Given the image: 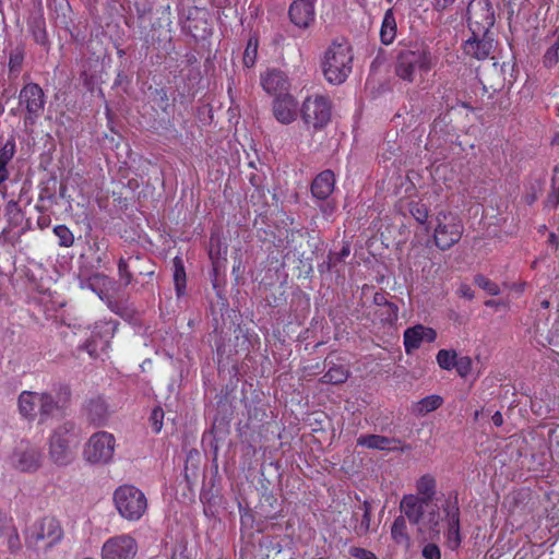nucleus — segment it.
Returning <instances> with one entry per match:
<instances>
[{
	"label": "nucleus",
	"instance_id": "f257e3e1",
	"mask_svg": "<svg viewBox=\"0 0 559 559\" xmlns=\"http://www.w3.org/2000/svg\"><path fill=\"white\" fill-rule=\"evenodd\" d=\"M436 63L437 57L426 43H400L394 58V74L408 84L423 82Z\"/></svg>",
	"mask_w": 559,
	"mask_h": 559
},
{
	"label": "nucleus",
	"instance_id": "f03ea898",
	"mask_svg": "<svg viewBox=\"0 0 559 559\" xmlns=\"http://www.w3.org/2000/svg\"><path fill=\"white\" fill-rule=\"evenodd\" d=\"M353 51L347 40H334L324 53L322 70L324 78L331 84H342L350 74L353 68Z\"/></svg>",
	"mask_w": 559,
	"mask_h": 559
},
{
	"label": "nucleus",
	"instance_id": "7ed1b4c3",
	"mask_svg": "<svg viewBox=\"0 0 559 559\" xmlns=\"http://www.w3.org/2000/svg\"><path fill=\"white\" fill-rule=\"evenodd\" d=\"M64 532L53 516H43L34 521L24 532L25 545L31 549L49 550L63 539Z\"/></svg>",
	"mask_w": 559,
	"mask_h": 559
},
{
	"label": "nucleus",
	"instance_id": "20e7f679",
	"mask_svg": "<svg viewBox=\"0 0 559 559\" xmlns=\"http://www.w3.org/2000/svg\"><path fill=\"white\" fill-rule=\"evenodd\" d=\"M112 498L118 513L130 522L139 521L147 511L146 496L134 485H120L114 491Z\"/></svg>",
	"mask_w": 559,
	"mask_h": 559
},
{
	"label": "nucleus",
	"instance_id": "39448f33",
	"mask_svg": "<svg viewBox=\"0 0 559 559\" xmlns=\"http://www.w3.org/2000/svg\"><path fill=\"white\" fill-rule=\"evenodd\" d=\"M429 504L416 495H405L400 503L403 516L407 518L412 524L417 525L420 533L435 532L439 525L437 509L433 507L430 511H425Z\"/></svg>",
	"mask_w": 559,
	"mask_h": 559
},
{
	"label": "nucleus",
	"instance_id": "423d86ee",
	"mask_svg": "<svg viewBox=\"0 0 559 559\" xmlns=\"http://www.w3.org/2000/svg\"><path fill=\"white\" fill-rule=\"evenodd\" d=\"M300 116L307 128H311L313 131L324 129L332 117L330 97L322 94L307 96L301 104Z\"/></svg>",
	"mask_w": 559,
	"mask_h": 559
},
{
	"label": "nucleus",
	"instance_id": "0eeeda50",
	"mask_svg": "<svg viewBox=\"0 0 559 559\" xmlns=\"http://www.w3.org/2000/svg\"><path fill=\"white\" fill-rule=\"evenodd\" d=\"M463 233L464 224L457 214L444 211L437 214L433 241L438 249L449 250L461 240Z\"/></svg>",
	"mask_w": 559,
	"mask_h": 559
},
{
	"label": "nucleus",
	"instance_id": "6e6552de",
	"mask_svg": "<svg viewBox=\"0 0 559 559\" xmlns=\"http://www.w3.org/2000/svg\"><path fill=\"white\" fill-rule=\"evenodd\" d=\"M74 424L66 421L58 426L49 438V455L55 464L67 466L72 462L71 443L75 439Z\"/></svg>",
	"mask_w": 559,
	"mask_h": 559
},
{
	"label": "nucleus",
	"instance_id": "1a4fd4ad",
	"mask_svg": "<svg viewBox=\"0 0 559 559\" xmlns=\"http://www.w3.org/2000/svg\"><path fill=\"white\" fill-rule=\"evenodd\" d=\"M154 274V263L145 255L131 254L118 260V276L124 287L139 283L138 277H148L151 281Z\"/></svg>",
	"mask_w": 559,
	"mask_h": 559
},
{
	"label": "nucleus",
	"instance_id": "9d476101",
	"mask_svg": "<svg viewBox=\"0 0 559 559\" xmlns=\"http://www.w3.org/2000/svg\"><path fill=\"white\" fill-rule=\"evenodd\" d=\"M115 448V436L107 431H98L87 440L83 450V457L91 464L106 465L111 462Z\"/></svg>",
	"mask_w": 559,
	"mask_h": 559
},
{
	"label": "nucleus",
	"instance_id": "9b49d317",
	"mask_svg": "<svg viewBox=\"0 0 559 559\" xmlns=\"http://www.w3.org/2000/svg\"><path fill=\"white\" fill-rule=\"evenodd\" d=\"M495 24V10L490 0H471L467 5V25L472 34H488Z\"/></svg>",
	"mask_w": 559,
	"mask_h": 559
},
{
	"label": "nucleus",
	"instance_id": "f8f14e48",
	"mask_svg": "<svg viewBox=\"0 0 559 559\" xmlns=\"http://www.w3.org/2000/svg\"><path fill=\"white\" fill-rule=\"evenodd\" d=\"M71 401V390L69 385L61 384L55 394L40 392V404L38 409L39 423H45L48 418L62 414Z\"/></svg>",
	"mask_w": 559,
	"mask_h": 559
},
{
	"label": "nucleus",
	"instance_id": "ddd939ff",
	"mask_svg": "<svg viewBox=\"0 0 559 559\" xmlns=\"http://www.w3.org/2000/svg\"><path fill=\"white\" fill-rule=\"evenodd\" d=\"M138 552L136 540L130 535H118L107 539L102 547V559H133Z\"/></svg>",
	"mask_w": 559,
	"mask_h": 559
},
{
	"label": "nucleus",
	"instance_id": "4468645a",
	"mask_svg": "<svg viewBox=\"0 0 559 559\" xmlns=\"http://www.w3.org/2000/svg\"><path fill=\"white\" fill-rule=\"evenodd\" d=\"M19 103L24 106L27 119H37L45 109L46 96L43 88L34 82L24 84L19 94Z\"/></svg>",
	"mask_w": 559,
	"mask_h": 559
},
{
	"label": "nucleus",
	"instance_id": "2eb2a0df",
	"mask_svg": "<svg viewBox=\"0 0 559 559\" xmlns=\"http://www.w3.org/2000/svg\"><path fill=\"white\" fill-rule=\"evenodd\" d=\"M436 340V330L423 324L407 328L403 333V344L407 355L418 349L423 342L433 343Z\"/></svg>",
	"mask_w": 559,
	"mask_h": 559
},
{
	"label": "nucleus",
	"instance_id": "dca6fc26",
	"mask_svg": "<svg viewBox=\"0 0 559 559\" xmlns=\"http://www.w3.org/2000/svg\"><path fill=\"white\" fill-rule=\"evenodd\" d=\"M275 119L282 124L293 123L298 116V102L289 93L277 95L272 103Z\"/></svg>",
	"mask_w": 559,
	"mask_h": 559
},
{
	"label": "nucleus",
	"instance_id": "f3484780",
	"mask_svg": "<svg viewBox=\"0 0 559 559\" xmlns=\"http://www.w3.org/2000/svg\"><path fill=\"white\" fill-rule=\"evenodd\" d=\"M445 521L448 523V539L454 542L455 546L461 544L460 507L457 493L450 496L442 506Z\"/></svg>",
	"mask_w": 559,
	"mask_h": 559
},
{
	"label": "nucleus",
	"instance_id": "a211bd4d",
	"mask_svg": "<svg viewBox=\"0 0 559 559\" xmlns=\"http://www.w3.org/2000/svg\"><path fill=\"white\" fill-rule=\"evenodd\" d=\"M111 329L107 324H96L81 349L85 350L90 357L97 358L100 352H105L109 347Z\"/></svg>",
	"mask_w": 559,
	"mask_h": 559
},
{
	"label": "nucleus",
	"instance_id": "6ab92c4d",
	"mask_svg": "<svg viewBox=\"0 0 559 559\" xmlns=\"http://www.w3.org/2000/svg\"><path fill=\"white\" fill-rule=\"evenodd\" d=\"M357 445L388 452H405L411 449L408 444H402L400 439L380 435H361L357 439Z\"/></svg>",
	"mask_w": 559,
	"mask_h": 559
},
{
	"label": "nucleus",
	"instance_id": "aec40b11",
	"mask_svg": "<svg viewBox=\"0 0 559 559\" xmlns=\"http://www.w3.org/2000/svg\"><path fill=\"white\" fill-rule=\"evenodd\" d=\"M314 0H294L288 9L290 22L299 28H308L314 21Z\"/></svg>",
	"mask_w": 559,
	"mask_h": 559
},
{
	"label": "nucleus",
	"instance_id": "412c9836",
	"mask_svg": "<svg viewBox=\"0 0 559 559\" xmlns=\"http://www.w3.org/2000/svg\"><path fill=\"white\" fill-rule=\"evenodd\" d=\"M492 49L493 39L489 36V33L485 35L472 34L463 44L464 53L477 60L487 59Z\"/></svg>",
	"mask_w": 559,
	"mask_h": 559
},
{
	"label": "nucleus",
	"instance_id": "4be33fe9",
	"mask_svg": "<svg viewBox=\"0 0 559 559\" xmlns=\"http://www.w3.org/2000/svg\"><path fill=\"white\" fill-rule=\"evenodd\" d=\"M261 85L267 94L276 97L277 95L288 93L290 82L283 71L271 69L261 74Z\"/></svg>",
	"mask_w": 559,
	"mask_h": 559
},
{
	"label": "nucleus",
	"instance_id": "5701e85b",
	"mask_svg": "<svg viewBox=\"0 0 559 559\" xmlns=\"http://www.w3.org/2000/svg\"><path fill=\"white\" fill-rule=\"evenodd\" d=\"M335 175L331 169L319 173L312 180L310 191L312 198L326 201L335 189Z\"/></svg>",
	"mask_w": 559,
	"mask_h": 559
},
{
	"label": "nucleus",
	"instance_id": "b1692460",
	"mask_svg": "<svg viewBox=\"0 0 559 559\" xmlns=\"http://www.w3.org/2000/svg\"><path fill=\"white\" fill-rule=\"evenodd\" d=\"M40 452L32 447L16 450L14 466L21 472H35L40 466Z\"/></svg>",
	"mask_w": 559,
	"mask_h": 559
},
{
	"label": "nucleus",
	"instance_id": "393cba45",
	"mask_svg": "<svg viewBox=\"0 0 559 559\" xmlns=\"http://www.w3.org/2000/svg\"><path fill=\"white\" fill-rule=\"evenodd\" d=\"M17 404L20 414L28 420H34L38 416L40 393L23 391L19 395Z\"/></svg>",
	"mask_w": 559,
	"mask_h": 559
},
{
	"label": "nucleus",
	"instance_id": "a878e982",
	"mask_svg": "<svg viewBox=\"0 0 559 559\" xmlns=\"http://www.w3.org/2000/svg\"><path fill=\"white\" fill-rule=\"evenodd\" d=\"M87 417L95 426H104L108 419V405L106 401L100 397L91 399L86 405Z\"/></svg>",
	"mask_w": 559,
	"mask_h": 559
},
{
	"label": "nucleus",
	"instance_id": "bb28decb",
	"mask_svg": "<svg viewBox=\"0 0 559 559\" xmlns=\"http://www.w3.org/2000/svg\"><path fill=\"white\" fill-rule=\"evenodd\" d=\"M15 153V140L11 136L0 148V188L10 177L9 164L13 159Z\"/></svg>",
	"mask_w": 559,
	"mask_h": 559
},
{
	"label": "nucleus",
	"instance_id": "cd10ccee",
	"mask_svg": "<svg viewBox=\"0 0 559 559\" xmlns=\"http://www.w3.org/2000/svg\"><path fill=\"white\" fill-rule=\"evenodd\" d=\"M397 34V24L393 8L385 11L381 27H380V40L383 45L389 46L393 44Z\"/></svg>",
	"mask_w": 559,
	"mask_h": 559
},
{
	"label": "nucleus",
	"instance_id": "c85d7f7f",
	"mask_svg": "<svg viewBox=\"0 0 559 559\" xmlns=\"http://www.w3.org/2000/svg\"><path fill=\"white\" fill-rule=\"evenodd\" d=\"M391 537L396 545L402 546L406 550L409 549L411 536L407 531L406 519L403 515L395 518L391 526Z\"/></svg>",
	"mask_w": 559,
	"mask_h": 559
},
{
	"label": "nucleus",
	"instance_id": "c756f323",
	"mask_svg": "<svg viewBox=\"0 0 559 559\" xmlns=\"http://www.w3.org/2000/svg\"><path fill=\"white\" fill-rule=\"evenodd\" d=\"M417 495L421 500L431 503L437 492V480L433 476L423 475L416 483Z\"/></svg>",
	"mask_w": 559,
	"mask_h": 559
},
{
	"label": "nucleus",
	"instance_id": "7c9ffc66",
	"mask_svg": "<svg viewBox=\"0 0 559 559\" xmlns=\"http://www.w3.org/2000/svg\"><path fill=\"white\" fill-rule=\"evenodd\" d=\"M329 369L321 377L320 382L330 384H342L346 382L350 372L349 369L344 365H336L328 362Z\"/></svg>",
	"mask_w": 559,
	"mask_h": 559
},
{
	"label": "nucleus",
	"instance_id": "2f4dec72",
	"mask_svg": "<svg viewBox=\"0 0 559 559\" xmlns=\"http://www.w3.org/2000/svg\"><path fill=\"white\" fill-rule=\"evenodd\" d=\"M28 28L36 44L43 47H47L49 45L46 23L43 17H34L29 21Z\"/></svg>",
	"mask_w": 559,
	"mask_h": 559
},
{
	"label": "nucleus",
	"instance_id": "473e14b6",
	"mask_svg": "<svg viewBox=\"0 0 559 559\" xmlns=\"http://www.w3.org/2000/svg\"><path fill=\"white\" fill-rule=\"evenodd\" d=\"M25 58V46L23 44H19L16 47L11 49L9 53V73L17 76L22 70L23 62Z\"/></svg>",
	"mask_w": 559,
	"mask_h": 559
},
{
	"label": "nucleus",
	"instance_id": "72a5a7b5",
	"mask_svg": "<svg viewBox=\"0 0 559 559\" xmlns=\"http://www.w3.org/2000/svg\"><path fill=\"white\" fill-rule=\"evenodd\" d=\"M174 284L177 296L180 297L186 290V270L181 258L176 257L174 259Z\"/></svg>",
	"mask_w": 559,
	"mask_h": 559
},
{
	"label": "nucleus",
	"instance_id": "f704fd0d",
	"mask_svg": "<svg viewBox=\"0 0 559 559\" xmlns=\"http://www.w3.org/2000/svg\"><path fill=\"white\" fill-rule=\"evenodd\" d=\"M358 510L361 511V520L354 526V531L358 536H364L370 530L371 504L368 501H364V503L358 507Z\"/></svg>",
	"mask_w": 559,
	"mask_h": 559
},
{
	"label": "nucleus",
	"instance_id": "c9c22d12",
	"mask_svg": "<svg viewBox=\"0 0 559 559\" xmlns=\"http://www.w3.org/2000/svg\"><path fill=\"white\" fill-rule=\"evenodd\" d=\"M442 404L443 399L440 395H428L417 403V414L421 416L427 415L428 413L438 409Z\"/></svg>",
	"mask_w": 559,
	"mask_h": 559
},
{
	"label": "nucleus",
	"instance_id": "e433bc0d",
	"mask_svg": "<svg viewBox=\"0 0 559 559\" xmlns=\"http://www.w3.org/2000/svg\"><path fill=\"white\" fill-rule=\"evenodd\" d=\"M456 358L457 353L454 349H440L436 356L439 367L448 371L454 369Z\"/></svg>",
	"mask_w": 559,
	"mask_h": 559
},
{
	"label": "nucleus",
	"instance_id": "4c0bfd02",
	"mask_svg": "<svg viewBox=\"0 0 559 559\" xmlns=\"http://www.w3.org/2000/svg\"><path fill=\"white\" fill-rule=\"evenodd\" d=\"M53 234L58 238L60 247L70 248L74 243V235L66 225H57L53 227Z\"/></svg>",
	"mask_w": 559,
	"mask_h": 559
},
{
	"label": "nucleus",
	"instance_id": "58836bf2",
	"mask_svg": "<svg viewBox=\"0 0 559 559\" xmlns=\"http://www.w3.org/2000/svg\"><path fill=\"white\" fill-rule=\"evenodd\" d=\"M412 216L419 223L425 224L429 216V207L420 201H412L408 204Z\"/></svg>",
	"mask_w": 559,
	"mask_h": 559
},
{
	"label": "nucleus",
	"instance_id": "ea45409f",
	"mask_svg": "<svg viewBox=\"0 0 559 559\" xmlns=\"http://www.w3.org/2000/svg\"><path fill=\"white\" fill-rule=\"evenodd\" d=\"M258 46H259L258 38L250 37L247 43L245 52H243V64L247 68H251L255 64L257 56H258Z\"/></svg>",
	"mask_w": 559,
	"mask_h": 559
},
{
	"label": "nucleus",
	"instance_id": "a19ab883",
	"mask_svg": "<svg viewBox=\"0 0 559 559\" xmlns=\"http://www.w3.org/2000/svg\"><path fill=\"white\" fill-rule=\"evenodd\" d=\"M474 282L478 287L491 296H497L500 294L499 285L481 274L476 275Z\"/></svg>",
	"mask_w": 559,
	"mask_h": 559
},
{
	"label": "nucleus",
	"instance_id": "79ce46f5",
	"mask_svg": "<svg viewBox=\"0 0 559 559\" xmlns=\"http://www.w3.org/2000/svg\"><path fill=\"white\" fill-rule=\"evenodd\" d=\"M379 316L383 323L393 325L399 319V307L393 302L384 308L381 307Z\"/></svg>",
	"mask_w": 559,
	"mask_h": 559
},
{
	"label": "nucleus",
	"instance_id": "37998d69",
	"mask_svg": "<svg viewBox=\"0 0 559 559\" xmlns=\"http://www.w3.org/2000/svg\"><path fill=\"white\" fill-rule=\"evenodd\" d=\"M559 60V36L544 55V66L552 68Z\"/></svg>",
	"mask_w": 559,
	"mask_h": 559
},
{
	"label": "nucleus",
	"instance_id": "c03bdc74",
	"mask_svg": "<svg viewBox=\"0 0 559 559\" xmlns=\"http://www.w3.org/2000/svg\"><path fill=\"white\" fill-rule=\"evenodd\" d=\"M473 361L468 356H461L456 358L454 369L461 378H466L472 371Z\"/></svg>",
	"mask_w": 559,
	"mask_h": 559
},
{
	"label": "nucleus",
	"instance_id": "a18cd8bd",
	"mask_svg": "<svg viewBox=\"0 0 559 559\" xmlns=\"http://www.w3.org/2000/svg\"><path fill=\"white\" fill-rule=\"evenodd\" d=\"M163 420H164V411L160 406H156L153 408L151 416H150V423L152 426V429L155 433H159L163 428Z\"/></svg>",
	"mask_w": 559,
	"mask_h": 559
},
{
	"label": "nucleus",
	"instance_id": "49530a36",
	"mask_svg": "<svg viewBox=\"0 0 559 559\" xmlns=\"http://www.w3.org/2000/svg\"><path fill=\"white\" fill-rule=\"evenodd\" d=\"M153 100L160 108L162 111H168L170 104L167 91L165 88H156L154 92Z\"/></svg>",
	"mask_w": 559,
	"mask_h": 559
},
{
	"label": "nucleus",
	"instance_id": "de8ad7c7",
	"mask_svg": "<svg viewBox=\"0 0 559 559\" xmlns=\"http://www.w3.org/2000/svg\"><path fill=\"white\" fill-rule=\"evenodd\" d=\"M19 200H10L5 205V215L11 222H16V217L21 215Z\"/></svg>",
	"mask_w": 559,
	"mask_h": 559
},
{
	"label": "nucleus",
	"instance_id": "09e8293b",
	"mask_svg": "<svg viewBox=\"0 0 559 559\" xmlns=\"http://www.w3.org/2000/svg\"><path fill=\"white\" fill-rule=\"evenodd\" d=\"M423 557L425 559H441L440 548L436 544H427L423 548Z\"/></svg>",
	"mask_w": 559,
	"mask_h": 559
},
{
	"label": "nucleus",
	"instance_id": "8fccbe9b",
	"mask_svg": "<svg viewBox=\"0 0 559 559\" xmlns=\"http://www.w3.org/2000/svg\"><path fill=\"white\" fill-rule=\"evenodd\" d=\"M349 554L358 559H378L372 551L361 547H352Z\"/></svg>",
	"mask_w": 559,
	"mask_h": 559
},
{
	"label": "nucleus",
	"instance_id": "3c124183",
	"mask_svg": "<svg viewBox=\"0 0 559 559\" xmlns=\"http://www.w3.org/2000/svg\"><path fill=\"white\" fill-rule=\"evenodd\" d=\"M559 205V188L552 186L551 191L545 200V206L548 209H557Z\"/></svg>",
	"mask_w": 559,
	"mask_h": 559
},
{
	"label": "nucleus",
	"instance_id": "603ef678",
	"mask_svg": "<svg viewBox=\"0 0 559 559\" xmlns=\"http://www.w3.org/2000/svg\"><path fill=\"white\" fill-rule=\"evenodd\" d=\"M36 209L40 212V215L37 217V226L43 230L50 226L51 218L49 214L43 212L41 206L37 205Z\"/></svg>",
	"mask_w": 559,
	"mask_h": 559
},
{
	"label": "nucleus",
	"instance_id": "864d4df0",
	"mask_svg": "<svg viewBox=\"0 0 559 559\" xmlns=\"http://www.w3.org/2000/svg\"><path fill=\"white\" fill-rule=\"evenodd\" d=\"M457 295L461 298H465L467 300H472L474 298V290L471 288L468 284L462 283L457 289Z\"/></svg>",
	"mask_w": 559,
	"mask_h": 559
},
{
	"label": "nucleus",
	"instance_id": "5fc2aeb1",
	"mask_svg": "<svg viewBox=\"0 0 559 559\" xmlns=\"http://www.w3.org/2000/svg\"><path fill=\"white\" fill-rule=\"evenodd\" d=\"M455 0H433L432 5L437 12H443L449 9Z\"/></svg>",
	"mask_w": 559,
	"mask_h": 559
},
{
	"label": "nucleus",
	"instance_id": "6e6d98bb",
	"mask_svg": "<svg viewBox=\"0 0 559 559\" xmlns=\"http://www.w3.org/2000/svg\"><path fill=\"white\" fill-rule=\"evenodd\" d=\"M373 304L384 308L392 302L386 299L385 293L378 292L373 295Z\"/></svg>",
	"mask_w": 559,
	"mask_h": 559
},
{
	"label": "nucleus",
	"instance_id": "4d7b16f0",
	"mask_svg": "<svg viewBox=\"0 0 559 559\" xmlns=\"http://www.w3.org/2000/svg\"><path fill=\"white\" fill-rule=\"evenodd\" d=\"M9 547L11 550L20 548V537L16 530H14L13 535L9 538Z\"/></svg>",
	"mask_w": 559,
	"mask_h": 559
},
{
	"label": "nucleus",
	"instance_id": "13d9d810",
	"mask_svg": "<svg viewBox=\"0 0 559 559\" xmlns=\"http://www.w3.org/2000/svg\"><path fill=\"white\" fill-rule=\"evenodd\" d=\"M491 419H492V423H493V425L496 427H500L503 424V417H502V414L500 412H496L492 415Z\"/></svg>",
	"mask_w": 559,
	"mask_h": 559
},
{
	"label": "nucleus",
	"instance_id": "bf43d9fd",
	"mask_svg": "<svg viewBox=\"0 0 559 559\" xmlns=\"http://www.w3.org/2000/svg\"><path fill=\"white\" fill-rule=\"evenodd\" d=\"M548 243L557 249L559 247V237L555 233H550L548 236Z\"/></svg>",
	"mask_w": 559,
	"mask_h": 559
},
{
	"label": "nucleus",
	"instance_id": "052dcab7",
	"mask_svg": "<svg viewBox=\"0 0 559 559\" xmlns=\"http://www.w3.org/2000/svg\"><path fill=\"white\" fill-rule=\"evenodd\" d=\"M8 522V515L5 513L0 512V535L2 534L3 527Z\"/></svg>",
	"mask_w": 559,
	"mask_h": 559
},
{
	"label": "nucleus",
	"instance_id": "680f3d73",
	"mask_svg": "<svg viewBox=\"0 0 559 559\" xmlns=\"http://www.w3.org/2000/svg\"><path fill=\"white\" fill-rule=\"evenodd\" d=\"M335 210V206L330 204V203H326L323 207H321V211L324 213V214H331L333 213Z\"/></svg>",
	"mask_w": 559,
	"mask_h": 559
},
{
	"label": "nucleus",
	"instance_id": "e2e57ef3",
	"mask_svg": "<svg viewBox=\"0 0 559 559\" xmlns=\"http://www.w3.org/2000/svg\"><path fill=\"white\" fill-rule=\"evenodd\" d=\"M500 305L501 302L495 299H489L485 301V306L489 308L499 307Z\"/></svg>",
	"mask_w": 559,
	"mask_h": 559
},
{
	"label": "nucleus",
	"instance_id": "0e129e2a",
	"mask_svg": "<svg viewBox=\"0 0 559 559\" xmlns=\"http://www.w3.org/2000/svg\"><path fill=\"white\" fill-rule=\"evenodd\" d=\"M349 254V247H343L342 251H341V257L344 258V257H347Z\"/></svg>",
	"mask_w": 559,
	"mask_h": 559
},
{
	"label": "nucleus",
	"instance_id": "69168bd1",
	"mask_svg": "<svg viewBox=\"0 0 559 559\" xmlns=\"http://www.w3.org/2000/svg\"><path fill=\"white\" fill-rule=\"evenodd\" d=\"M255 193L258 194L259 198H264L265 197L264 190L262 188L257 187Z\"/></svg>",
	"mask_w": 559,
	"mask_h": 559
},
{
	"label": "nucleus",
	"instance_id": "338daca9",
	"mask_svg": "<svg viewBox=\"0 0 559 559\" xmlns=\"http://www.w3.org/2000/svg\"><path fill=\"white\" fill-rule=\"evenodd\" d=\"M542 308L548 309L550 307V302L548 300H543L540 302Z\"/></svg>",
	"mask_w": 559,
	"mask_h": 559
},
{
	"label": "nucleus",
	"instance_id": "774afa93",
	"mask_svg": "<svg viewBox=\"0 0 559 559\" xmlns=\"http://www.w3.org/2000/svg\"><path fill=\"white\" fill-rule=\"evenodd\" d=\"M555 110H556V115L559 117V105H556Z\"/></svg>",
	"mask_w": 559,
	"mask_h": 559
}]
</instances>
